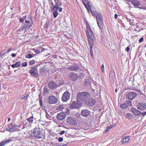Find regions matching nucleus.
<instances>
[{
  "label": "nucleus",
  "mask_w": 146,
  "mask_h": 146,
  "mask_svg": "<svg viewBox=\"0 0 146 146\" xmlns=\"http://www.w3.org/2000/svg\"><path fill=\"white\" fill-rule=\"evenodd\" d=\"M55 5H54V3L52 1L48 2V3L50 6V8L51 10H53L54 9H56L58 7H59V4L57 2H55Z\"/></svg>",
  "instance_id": "13"
},
{
  "label": "nucleus",
  "mask_w": 146,
  "mask_h": 146,
  "mask_svg": "<svg viewBox=\"0 0 146 146\" xmlns=\"http://www.w3.org/2000/svg\"><path fill=\"white\" fill-rule=\"evenodd\" d=\"M15 124L11 123L10 124H9L7 125L6 128V130L10 132L15 131Z\"/></svg>",
  "instance_id": "15"
},
{
  "label": "nucleus",
  "mask_w": 146,
  "mask_h": 146,
  "mask_svg": "<svg viewBox=\"0 0 146 146\" xmlns=\"http://www.w3.org/2000/svg\"><path fill=\"white\" fill-rule=\"evenodd\" d=\"M12 140L11 139L6 140L0 143V146H3L6 143H9Z\"/></svg>",
  "instance_id": "24"
},
{
  "label": "nucleus",
  "mask_w": 146,
  "mask_h": 146,
  "mask_svg": "<svg viewBox=\"0 0 146 146\" xmlns=\"http://www.w3.org/2000/svg\"><path fill=\"white\" fill-rule=\"evenodd\" d=\"M101 70L102 72L104 73V66L103 64H102L101 67Z\"/></svg>",
  "instance_id": "40"
},
{
  "label": "nucleus",
  "mask_w": 146,
  "mask_h": 146,
  "mask_svg": "<svg viewBox=\"0 0 146 146\" xmlns=\"http://www.w3.org/2000/svg\"><path fill=\"white\" fill-rule=\"evenodd\" d=\"M35 118L33 116H31L29 117L27 119V120L29 123H33L34 121V119Z\"/></svg>",
  "instance_id": "29"
},
{
  "label": "nucleus",
  "mask_w": 146,
  "mask_h": 146,
  "mask_svg": "<svg viewBox=\"0 0 146 146\" xmlns=\"http://www.w3.org/2000/svg\"><path fill=\"white\" fill-rule=\"evenodd\" d=\"M35 62V61L34 60H31L29 62V64L31 65H32L34 64Z\"/></svg>",
  "instance_id": "42"
},
{
  "label": "nucleus",
  "mask_w": 146,
  "mask_h": 146,
  "mask_svg": "<svg viewBox=\"0 0 146 146\" xmlns=\"http://www.w3.org/2000/svg\"><path fill=\"white\" fill-rule=\"evenodd\" d=\"M137 108L141 111H143L146 108V105L144 103L140 102L137 105Z\"/></svg>",
  "instance_id": "12"
},
{
  "label": "nucleus",
  "mask_w": 146,
  "mask_h": 146,
  "mask_svg": "<svg viewBox=\"0 0 146 146\" xmlns=\"http://www.w3.org/2000/svg\"><path fill=\"white\" fill-rule=\"evenodd\" d=\"M66 114L64 113L61 112L58 114L56 117L58 120L61 121L63 120Z\"/></svg>",
  "instance_id": "19"
},
{
  "label": "nucleus",
  "mask_w": 146,
  "mask_h": 146,
  "mask_svg": "<svg viewBox=\"0 0 146 146\" xmlns=\"http://www.w3.org/2000/svg\"><path fill=\"white\" fill-rule=\"evenodd\" d=\"M66 122L74 126H75L77 124L76 121L74 118L71 117H67Z\"/></svg>",
  "instance_id": "5"
},
{
  "label": "nucleus",
  "mask_w": 146,
  "mask_h": 146,
  "mask_svg": "<svg viewBox=\"0 0 146 146\" xmlns=\"http://www.w3.org/2000/svg\"><path fill=\"white\" fill-rule=\"evenodd\" d=\"M96 17L98 27L100 29L103 28V20L102 15L100 13Z\"/></svg>",
  "instance_id": "4"
},
{
  "label": "nucleus",
  "mask_w": 146,
  "mask_h": 146,
  "mask_svg": "<svg viewBox=\"0 0 146 146\" xmlns=\"http://www.w3.org/2000/svg\"><path fill=\"white\" fill-rule=\"evenodd\" d=\"M85 103L86 105L92 106L95 104L96 101L94 99L89 98V99L87 100Z\"/></svg>",
  "instance_id": "8"
},
{
  "label": "nucleus",
  "mask_w": 146,
  "mask_h": 146,
  "mask_svg": "<svg viewBox=\"0 0 146 146\" xmlns=\"http://www.w3.org/2000/svg\"><path fill=\"white\" fill-rule=\"evenodd\" d=\"M125 89L126 90H128L130 89V88H129V87H127L125 88Z\"/></svg>",
  "instance_id": "59"
},
{
  "label": "nucleus",
  "mask_w": 146,
  "mask_h": 146,
  "mask_svg": "<svg viewBox=\"0 0 146 146\" xmlns=\"http://www.w3.org/2000/svg\"><path fill=\"white\" fill-rule=\"evenodd\" d=\"M25 19H23V18H21L19 19V21L21 23H23Z\"/></svg>",
  "instance_id": "44"
},
{
  "label": "nucleus",
  "mask_w": 146,
  "mask_h": 146,
  "mask_svg": "<svg viewBox=\"0 0 146 146\" xmlns=\"http://www.w3.org/2000/svg\"><path fill=\"white\" fill-rule=\"evenodd\" d=\"M11 50V48H9V49H8V50H7V52H10Z\"/></svg>",
  "instance_id": "56"
},
{
  "label": "nucleus",
  "mask_w": 146,
  "mask_h": 146,
  "mask_svg": "<svg viewBox=\"0 0 146 146\" xmlns=\"http://www.w3.org/2000/svg\"><path fill=\"white\" fill-rule=\"evenodd\" d=\"M137 96L136 92H130L128 93L126 96L127 99L130 100H133Z\"/></svg>",
  "instance_id": "6"
},
{
  "label": "nucleus",
  "mask_w": 146,
  "mask_h": 146,
  "mask_svg": "<svg viewBox=\"0 0 146 146\" xmlns=\"http://www.w3.org/2000/svg\"><path fill=\"white\" fill-rule=\"evenodd\" d=\"M29 134L32 137H35L37 139L43 138L44 137L43 132L37 128H35L30 131Z\"/></svg>",
  "instance_id": "2"
},
{
  "label": "nucleus",
  "mask_w": 146,
  "mask_h": 146,
  "mask_svg": "<svg viewBox=\"0 0 146 146\" xmlns=\"http://www.w3.org/2000/svg\"><path fill=\"white\" fill-rule=\"evenodd\" d=\"M49 88L51 89H56L58 86L57 84L55 82L51 81L48 84Z\"/></svg>",
  "instance_id": "20"
},
{
  "label": "nucleus",
  "mask_w": 146,
  "mask_h": 146,
  "mask_svg": "<svg viewBox=\"0 0 146 146\" xmlns=\"http://www.w3.org/2000/svg\"><path fill=\"white\" fill-rule=\"evenodd\" d=\"M86 33L88 41H94V35L90 26L89 25L87 26Z\"/></svg>",
  "instance_id": "3"
},
{
  "label": "nucleus",
  "mask_w": 146,
  "mask_h": 146,
  "mask_svg": "<svg viewBox=\"0 0 146 146\" xmlns=\"http://www.w3.org/2000/svg\"><path fill=\"white\" fill-rule=\"evenodd\" d=\"M25 23L23 25L22 27V29L23 30H27L32 26V23H30L29 21H26Z\"/></svg>",
  "instance_id": "14"
},
{
  "label": "nucleus",
  "mask_w": 146,
  "mask_h": 146,
  "mask_svg": "<svg viewBox=\"0 0 146 146\" xmlns=\"http://www.w3.org/2000/svg\"><path fill=\"white\" fill-rule=\"evenodd\" d=\"M117 15L116 14H115L114 16L115 19H116L117 18Z\"/></svg>",
  "instance_id": "58"
},
{
  "label": "nucleus",
  "mask_w": 146,
  "mask_h": 146,
  "mask_svg": "<svg viewBox=\"0 0 146 146\" xmlns=\"http://www.w3.org/2000/svg\"><path fill=\"white\" fill-rule=\"evenodd\" d=\"M69 76L71 80L73 81L76 80L78 77L77 74L74 72L70 73L69 74Z\"/></svg>",
  "instance_id": "21"
},
{
  "label": "nucleus",
  "mask_w": 146,
  "mask_h": 146,
  "mask_svg": "<svg viewBox=\"0 0 146 146\" xmlns=\"http://www.w3.org/2000/svg\"><path fill=\"white\" fill-rule=\"evenodd\" d=\"M70 94L68 91H66L63 94L62 100L63 102H66L70 98Z\"/></svg>",
  "instance_id": "7"
},
{
  "label": "nucleus",
  "mask_w": 146,
  "mask_h": 146,
  "mask_svg": "<svg viewBox=\"0 0 146 146\" xmlns=\"http://www.w3.org/2000/svg\"><path fill=\"white\" fill-rule=\"evenodd\" d=\"M21 125H17L15 124V131H20L21 130L20 128Z\"/></svg>",
  "instance_id": "32"
},
{
  "label": "nucleus",
  "mask_w": 146,
  "mask_h": 146,
  "mask_svg": "<svg viewBox=\"0 0 146 146\" xmlns=\"http://www.w3.org/2000/svg\"><path fill=\"white\" fill-rule=\"evenodd\" d=\"M37 70L36 67H31L29 71V72L32 76L35 77L38 74Z\"/></svg>",
  "instance_id": "10"
},
{
  "label": "nucleus",
  "mask_w": 146,
  "mask_h": 146,
  "mask_svg": "<svg viewBox=\"0 0 146 146\" xmlns=\"http://www.w3.org/2000/svg\"><path fill=\"white\" fill-rule=\"evenodd\" d=\"M38 100L39 102V104L41 106V107H43L44 108V106L43 105L42 102V98L40 96H39Z\"/></svg>",
  "instance_id": "33"
},
{
  "label": "nucleus",
  "mask_w": 146,
  "mask_h": 146,
  "mask_svg": "<svg viewBox=\"0 0 146 146\" xmlns=\"http://www.w3.org/2000/svg\"><path fill=\"white\" fill-rule=\"evenodd\" d=\"M85 6L86 7V9H87V10H88V11L89 13H90V9H91L89 5L88 4H86L85 5Z\"/></svg>",
  "instance_id": "35"
},
{
  "label": "nucleus",
  "mask_w": 146,
  "mask_h": 146,
  "mask_svg": "<svg viewBox=\"0 0 146 146\" xmlns=\"http://www.w3.org/2000/svg\"><path fill=\"white\" fill-rule=\"evenodd\" d=\"M120 107L122 109H125L127 108H128V105L126 104V103L125 102L121 104L120 105Z\"/></svg>",
  "instance_id": "30"
},
{
  "label": "nucleus",
  "mask_w": 146,
  "mask_h": 146,
  "mask_svg": "<svg viewBox=\"0 0 146 146\" xmlns=\"http://www.w3.org/2000/svg\"><path fill=\"white\" fill-rule=\"evenodd\" d=\"M114 75L115 74L113 71L112 70H111L109 75L110 78L112 79H113L114 77Z\"/></svg>",
  "instance_id": "31"
},
{
  "label": "nucleus",
  "mask_w": 146,
  "mask_h": 146,
  "mask_svg": "<svg viewBox=\"0 0 146 146\" xmlns=\"http://www.w3.org/2000/svg\"><path fill=\"white\" fill-rule=\"evenodd\" d=\"M59 7L57 8L56 9H55L53 10H51V11L53 13V15L54 18H56L58 15V13L57 12V11L59 9Z\"/></svg>",
  "instance_id": "23"
},
{
  "label": "nucleus",
  "mask_w": 146,
  "mask_h": 146,
  "mask_svg": "<svg viewBox=\"0 0 146 146\" xmlns=\"http://www.w3.org/2000/svg\"><path fill=\"white\" fill-rule=\"evenodd\" d=\"M131 112L135 115L138 116L141 114V111L133 107L131 108Z\"/></svg>",
  "instance_id": "18"
},
{
  "label": "nucleus",
  "mask_w": 146,
  "mask_h": 146,
  "mask_svg": "<svg viewBox=\"0 0 146 146\" xmlns=\"http://www.w3.org/2000/svg\"><path fill=\"white\" fill-rule=\"evenodd\" d=\"M59 108L61 109H62L63 108V106L62 105H59Z\"/></svg>",
  "instance_id": "53"
},
{
  "label": "nucleus",
  "mask_w": 146,
  "mask_h": 146,
  "mask_svg": "<svg viewBox=\"0 0 146 146\" xmlns=\"http://www.w3.org/2000/svg\"><path fill=\"white\" fill-rule=\"evenodd\" d=\"M57 101V98L54 96H51L48 99V102L50 104H56Z\"/></svg>",
  "instance_id": "9"
},
{
  "label": "nucleus",
  "mask_w": 146,
  "mask_h": 146,
  "mask_svg": "<svg viewBox=\"0 0 146 146\" xmlns=\"http://www.w3.org/2000/svg\"><path fill=\"white\" fill-rule=\"evenodd\" d=\"M75 128L76 129H80V127H77V128L75 127Z\"/></svg>",
  "instance_id": "62"
},
{
  "label": "nucleus",
  "mask_w": 146,
  "mask_h": 146,
  "mask_svg": "<svg viewBox=\"0 0 146 146\" xmlns=\"http://www.w3.org/2000/svg\"><path fill=\"white\" fill-rule=\"evenodd\" d=\"M63 140V138L62 137H60L58 139V141L59 142H62Z\"/></svg>",
  "instance_id": "46"
},
{
  "label": "nucleus",
  "mask_w": 146,
  "mask_h": 146,
  "mask_svg": "<svg viewBox=\"0 0 146 146\" xmlns=\"http://www.w3.org/2000/svg\"><path fill=\"white\" fill-rule=\"evenodd\" d=\"M85 82L86 83V84L87 85H88V84H90V81L88 79H86L85 80Z\"/></svg>",
  "instance_id": "41"
},
{
  "label": "nucleus",
  "mask_w": 146,
  "mask_h": 146,
  "mask_svg": "<svg viewBox=\"0 0 146 146\" xmlns=\"http://www.w3.org/2000/svg\"><path fill=\"white\" fill-rule=\"evenodd\" d=\"M63 146H68L66 144L63 145Z\"/></svg>",
  "instance_id": "64"
},
{
  "label": "nucleus",
  "mask_w": 146,
  "mask_h": 146,
  "mask_svg": "<svg viewBox=\"0 0 146 146\" xmlns=\"http://www.w3.org/2000/svg\"><path fill=\"white\" fill-rule=\"evenodd\" d=\"M131 90H133L135 91H138V89H137L136 88H135V87H132V88L131 89Z\"/></svg>",
  "instance_id": "48"
},
{
  "label": "nucleus",
  "mask_w": 146,
  "mask_h": 146,
  "mask_svg": "<svg viewBox=\"0 0 146 146\" xmlns=\"http://www.w3.org/2000/svg\"><path fill=\"white\" fill-rule=\"evenodd\" d=\"M84 1H83V3L84 4V5H86V4L85 3V2H84Z\"/></svg>",
  "instance_id": "63"
},
{
  "label": "nucleus",
  "mask_w": 146,
  "mask_h": 146,
  "mask_svg": "<svg viewBox=\"0 0 146 146\" xmlns=\"http://www.w3.org/2000/svg\"><path fill=\"white\" fill-rule=\"evenodd\" d=\"M54 2H57L58 3L59 1V0H54Z\"/></svg>",
  "instance_id": "57"
},
{
  "label": "nucleus",
  "mask_w": 146,
  "mask_h": 146,
  "mask_svg": "<svg viewBox=\"0 0 146 146\" xmlns=\"http://www.w3.org/2000/svg\"><path fill=\"white\" fill-rule=\"evenodd\" d=\"M131 116V114L130 113H127L126 114V117L127 119H129V118Z\"/></svg>",
  "instance_id": "39"
},
{
  "label": "nucleus",
  "mask_w": 146,
  "mask_h": 146,
  "mask_svg": "<svg viewBox=\"0 0 146 146\" xmlns=\"http://www.w3.org/2000/svg\"><path fill=\"white\" fill-rule=\"evenodd\" d=\"M48 92V90L47 88H44L43 91V93L44 95L46 94Z\"/></svg>",
  "instance_id": "34"
},
{
  "label": "nucleus",
  "mask_w": 146,
  "mask_h": 146,
  "mask_svg": "<svg viewBox=\"0 0 146 146\" xmlns=\"http://www.w3.org/2000/svg\"><path fill=\"white\" fill-rule=\"evenodd\" d=\"M16 54L14 53L11 54L12 56L13 57H15L16 56Z\"/></svg>",
  "instance_id": "52"
},
{
  "label": "nucleus",
  "mask_w": 146,
  "mask_h": 146,
  "mask_svg": "<svg viewBox=\"0 0 146 146\" xmlns=\"http://www.w3.org/2000/svg\"><path fill=\"white\" fill-rule=\"evenodd\" d=\"M70 107L72 109H75L78 108L77 104L74 102L70 105Z\"/></svg>",
  "instance_id": "27"
},
{
  "label": "nucleus",
  "mask_w": 146,
  "mask_h": 146,
  "mask_svg": "<svg viewBox=\"0 0 146 146\" xmlns=\"http://www.w3.org/2000/svg\"><path fill=\"white\" fill-rule=\"evenodd\" d=\"M94 41H88L90 46V52H93L92 48L93 46V43Z\"/></svg>",
  "instance_id": "26"
},
{
  "label": "nucleus",
  "mask_w": 146,
  "mask_h": 146,
  "mask_svg": "<svg viewBox=\"0 0 146 146\" xmlns=\"http://www.w3.org/2000/svg\"><path fill=\"white\" fill-rule=\"evenodd\" d=\"M64 133H65L64 131H62L60 132V134L61 135H63Z\"/></svg>",
  "instance_id": "51"
},
{
  "label": "nucleus",
  "mask_w": 146,
  "mask_h": 146,
  "mask_svg": "<svg viewBox=\"0 0 146 146\" xmlns=\"http://www.w3.org/2000/svg\"><path fill=\"white\" fill-rule=\"evenodd\" d=\"M90 94L86 92H79L77 96V101L79 102H85L89 98H90Z\"/></svg>",
  "instance_id": "1"
},
{
  "label": "nucleus",
  "mask_w": 146,
  "mask_h": 146,
  "mask_svg": "<svg viewBox=\"0 0 146 146\" xmlns=\"http://www.w3.org/2000/svg\"><path fill=\"white\" fill-rule=\"evenodd\" d=\"M141 116H144L145 115H146V111L144 112H141Z\"/></svg>",
  "instance_id": "50"
},
{
  "label": "nucleus",
  "mask_w": 146,
  "mask_h": 146,
  "mask_svg": "<svg viewBox=\"0 0 146 146\" xmlns=\"http://www.w3.org/2000/svg\"><path fill=\"white\" fill-rule=\"evenodd\" d=\"M79 66L78 65L75 64L70 66H69L67 69L71 71H75L79 68Z\"/></svg>",
  "instance_id": "16"
},
{
  "label": "nucleus",
  "mask_w": 146,
  "mask_h": 146,
  "mask_svg": "<svg viewBox=\"0 0 146 146\" xmlns=\"http://www.w3.org/2000/svg\"><path fill=\"white\" fill-rule=\"evenodd\" d=\"M92 15L94 16V17H96L100 13H98L96 11H93L91 9H90Z\"/></svg>",
  "instance_id": "28"
},
{
  "label": "nucleus",
  "mask_w": 146,
  "mask_h": 146,
  "mask_svg": "<svg viewBox=\"0 0 146 146\" xmlns=\"http://www.w3.org/2000/svg\"><path fill=\"white\" fill-rule=\"evenodd\" d=\"M90 54L91 55V56L92 57H93V52H90Z\"/></svg>",
  "instance_id": "55"
},
{
  "label": "nucleus",
  "mask_w": 146,
  "mask_h": 146,
  "mask_svg": "<svg viewBox=\"0 0 146 146\" xmlns=\"http://www.w3.org/2000/svg\"><path fill=\"white\" fill-rule=\"evenodd\" d=\"M57 56L56 55H54L53 56V57L54 58H57Z\"/></svg>",
  "instance_id": "60"
},
{
  "label": "nucleus",
  "mask_w": 146,
  "mask_h": 146,
  "mask_svg": "<svg viewBox=\"0 0 146 146\" xmlns=\"http://www.w3.org/2000/svg\"><path fill=\"white\" fill-rule=\"evenodd\" d=\"M111 128H112V127H110L109 126L106 129V132H108L109 131L110 129Z\"/></svg>",
  "instance_id": "45"
},
{
  "label": "nucleus",
  "mask_w": 146,
  "mask_h": 146,
  "mask_svg": "<svg viewBox=\"0 0 146 146\" xmlns=\"http://www.w3.org/2000/svg\"><path fill=\"white\" fill-rule=\"evenodd\" d=\"M59 11L60 12H61L62 11V7L59 8Z\"/></svg>",
  "instance_id": "54"
},
{
  "label": "nucleus",
  "mask_w": 146,
  "mask_h": 146,
  "mask_svg": "<svg viewBox=\"0 0 146 146\" xmlns=\"http://www.w3.org/2000/svg\"><path fill=\"white\" fill-rule=\"evenodd\" d=\"M126 103L127 105H128L129 106H131L132 105L131 102L130 101H126L125 102Z\"/></svg>",
  "instance_id": "36"
},
{
  "label": "nucleus",
  "mask_w": 146,
  "mask_h": 146,
  "mask_svg": "<svg viewBox=\"0 0 146 146\" xmlns=\"http://www.w3.org/2000/svg\"><path fill=\"white\" fill-rule=\"evenodd\" d=\"M33 50L36 54H38V53H39V51L37 49H33Z\"/></svg>",
  "instance_id": "43"
},
{
  "label": "nucleus",
  "mask_w": 146,
  "mask_h": 146,
  "mask_svg": "<svg viewBox=\"0 0 146 146\" xmlns=\"http://www.w3.org/2000/svg\"><path fill=\"white\" fill-rule=\"evenodd\" d=\"M20 63L21 62H17L15 64L12 65L11 67L13 68L15 67H19L21 66Z\"/></svg>",
  "instance_id": "25"
},
{
  "label": "nucleus",
  "mask_w": 146,
  "mask_h": 146,
  "mask_svg": "<svg viewBox=\"0 0 146 146\" xmlns=\"http://www.w3.org/2000/svg\"><path fill=\"white\" fill-rule=\"evenodd\" d=\"M143 38H141L139 40V42L140 43L142 42L143 40Z\"/></svg>",
  "instance_id": "47"
},
{
  "label": "nucleus",
  "mask_w": 146,
  "mask_h": 146,
  "mask_svg": "<svg viewBox=\"0 0 146 146\" xmlns=\"http://www.w3.org/2000/svg\"><path fill=\"white\" fill-rule=\"evenodd\" d=\"M127 1L131 2L134 6H139L141 4L140 2L137 0H126Z\"/></svg>",
  "instance_id": "22"
},
{
  "label": "nucleus",
  "mask_w": 146,
  "mask_h": 146,
  "mask_svg": "<svg viewBox=\"0 0 146 146\" xmlns=\"http://www.w3.org/2000/svg\"><path fill=\"white\" fill-rule=\"evenodd\" d=\"M130 50V48L129 46H128L126 49V51L128 52Z\"/></svg>",
  "instance_id": "49"
},
{
  "label": "nucleus",
  "mask_w": 146,
  "mask_h": 146,
  "mask_svg": "<svg viewBox=\"0 0 146 146\" xmlns=\"http://www.w3.org/2000/svg\"><path fill=\"white\" fill-rule=\"evenodd\" d=\"M81 114L83 116L87 117L90 115V112L87 109H84L81 110Z\"/></svg>",
  "instance_id": "11"
},
{
  "label": "nucleus",
  "mask_w": 146,
  "mask_h": 146,
  "mask_svg": "<svg viewBox=\"0 0 146 146\" xmlns=\"http://www.w3.org/2000/svg\"><path fill=\"white\" fill-rule=\"evenodd\" d=\"M27 63L26 62H23L22 64V66L23 67L26 66L27 65Z\"/></svg>",
  "instance_id": "37"
},
{
  "label": "nucleus",
  "mask_w": 146,
  "mask_h": 146,
  "mask_svg": "<svg viewBox=\"0 0 146 146\" xmlns=\"http://www.w3.org/2000/svg\"><path fill=\"white\" fill-rule=\"evenodd\" d=\"M33 57V56L31 54H28L26 56V58H31Z\"/></svg>",
  "instance_id": "38"
},
{
  "label": "nucleus",
  "mask_w": 146,
  "mask_h": 146,
  "mask_svg": "<svg viewBox=\"0 0 146 146\" xmlns=\"http://www.w3.org/2000/svg\"><path fill=\"white\" fill-rule=\"evenodd\" d=\"M130 137L129 136H123L121 139V142L123 145H125L127 144L129 141Z\"/></svg>",
  "instance_id": "17"
},
{
  "label": "nucleus",
  "mask_w": 146,
  "mask_h": 146,
  "mask_svg": "<svg viewBox=\"0 0 146 146\" xmlns=\"http://www.w3.org/2000/svg\"><path fill=\"white\" fill-rule=\"evenodd\" d=\"M11 117H9L8 118V121H9L11 120Z\"/></svg>",
  "instance_id": "61"
}]
</instances>
